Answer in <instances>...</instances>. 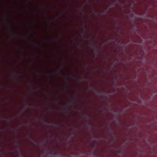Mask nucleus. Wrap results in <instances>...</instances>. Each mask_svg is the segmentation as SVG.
I'll return each mask as SVG.
<instances>
[{"mask_svg":"<svg viewBox=\"0 0 157 157\" xmlns=\"http://www.w3.org/2000/svg\"><path fill=\"white\" fill-rule=\"evenodd\" d=\"M48 74L50 75H52L53 74V73L52 72H49L48 73Z\"/></svg>","mask_w":157,"mask_h":157,"instance_id":"obj_1","label":"nucleus"},{"mask_svg":"<svg viewBox=\"0 0 157 157\" xmlns=\"http://www.w3.org/2000/svg\"><path fill=\"white\" fill-rule=\"evenodd\" d=\"M55 101L56 102H58L59 101V100L58 99H56L55 100Z\"/></svg>","mask_w":157,"mask_h":157,"instance_id":"obj_2","label":"nucleus"},{"mask_svg":"<svg viewBox=\"0 0 157 157\" xmlns=\"http://www.w3.org/2000/svg\"><path fill=\"white\" fill-rule=\"evenodd\" d=\"M54 124L55 126H56L57 124L56 123H54Z\"/></svg>","mask_w":157,"mask_h":157,"instance_id":"obj_3","label":"nucleus"},{"mask_svg":"<svg viewBox=\"0 0 157 157\" xmlns=\"http://www.w3.org/2000/svg\"><path fill=\"white\" fill-rule=\"evenodd\" d=\"M75 77H76L77 78H78V75L76 76H75Z\"/></svg>","mask_w":157,"mask_h":157,"instance_id":"obj_4","label":"nucleus"},{"mask_svg":"<svg viewBox=\"0 0 157 157\" xmlns=\"http://www.w3.org/2000/svg\"><path fill=\"white\" fill-rule=\"evenodd\" d=\"M68 104H69V105H70L71 104V102H69L68 103Z\"/></svg>","mask_w":157,"mask_h":157,"instance_id":"obj_5","label":"nucleus"},{"mask_svg":"<svg viewBox=\"0 0 157 157\" xmlns=\"http://www.w3.org/2000/svg\"><path fill=\"white\" fill-rule=\"evenodd\" d=\"M94 52H95V51L94 50ZM95 52H97V51H95Z\"/></svg>","mask_w":157,"mask_h":157,"instance_id":"obj_6","label":"nucleus"},{"mask_svg":"<svg viewBox=\"0 0 157 157\" xmlns=\"http://www.w3.org/2000/svg\"><path fill=\"white\" fill-rule=\"evenodd\" d=\"M17 75H18V74H19V73H17Z\"/></svg>","mask_w":157,"mask_h":157,"instance_id":"obj_7","label":"nucleus"}]
</instances>
